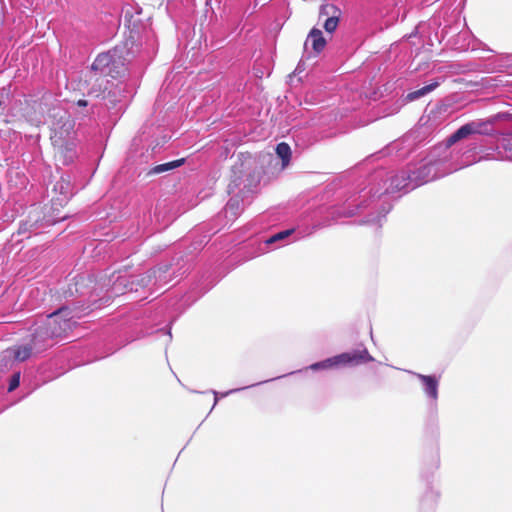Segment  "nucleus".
<instances>
[{"mask_svg":"<svg viewBox=\"0 0 512 512\" xmlns=\"http://www.w3.org/2000/svg\"><path fill=\"white\" fill-rule=\"evenodd\" d=\"M372 182H377V186L373 184L368 190L363 189L357 198L339 211L341 216L352 217L361 209L377 207V211L370 212L362 223L381 227L382 220L393 207L390 196L397 192L408 193L417 188L407 167L391 175L384 170H378L373 174Z\"/></svg>","mask_w":512,"mask_h":512,"instance_id":"f257e3e1","label":"nucleus"},{"mask_svg":"<svg viewBox=\"0 0 512 512\" xmlns=\"http://www.w3.org/2000/svg\"><path fill=\"white\" fill-rule=\"evenodd\" d=\"M83 313L77 303L72 300L39 320L30 328L27 340L41 353L55 344V340L65 337L76 325L75 318Z\"/></svg>","mask_w":512,"mask_h":512,"instance_id":"f03ea898","label":"nucleus"},{"mask_svg":"<svg viewBox=\"0 0 512 512\" xmlns=\"http://www.w3.org/2000/svg\"><path fill=\"white\" fill-rule=\"evenodd\" d=\"M93 283L94 280L91 276L80 275L75 278V282L70 284L68 290L65 291V295L68 294L72 297L74 294H78L80 296L79 300L74 301L80 307L83 315L88 314L94 308L106 305L114 297L132 292L134 290L135 281L130 280L127 275H118L102 297H99L96 293V289H93V291L89 290V285Z\"/></svg>","mask_w":512,"mask_h":512,"instance_id":"7ed1b4c3","label":"nucleus"},{"mask_svg":"<svg viewBox=\"0 0 512 512\" xmlns=\"http://www.w3.org/2000/svg\"><path fill=\"white\" fill-rule=\"evenodd\" d=\"M460 168L454 162L453 152L446 142L433 147L419 162L407 166L416 187L447 176Z\"/></svg>","mask_w":512,"mask_h":512,"instance_id":"20e7f679","label":"nucleus"},{"mask_svg":"<svg viewBox=\"0 0 512 512\" xmlns=\"http://www.w3.org/2000/svg\"><path fill=\"white\" fill-rule=\"evenodd\" d=\"M87 94L95 98H101L110 113L111 118H119L127 106V99L132 94V88L128 83L114 79L96 77L94 81L87 82Z\"/></svg>","mask_w":512,"mask_h":512,"instance_id":"39448f33","label":"nucleus"},{"mask_svg":"<svg viewBox=\"0 0 512 512\" xmlns=\"http://www.w3.org/2000/svg\"><path fill=\"white\" fill-rule=\"evenodd\" d=\"M260 183V173L256 170H232V176L227 186L230 196L226 206L225 214L237 217L244 209L245 202L255 193Z\"/></svg>","mask_w":512,"mask_h":512,"instance_id":"423d86ee","label":"nucleus"},{"mask_svg":"<svg viewBox=\"0 0 512 512\" xmlns=\"http://www.w3.org/2000/svg\"><path fill=\"white\" fill-rule=\"evenodd\" d=\"M131 52L127 43L116 45L114 48L100 53L93 61L86 82L94 81L96 77L121 79L127 73V64Z\"/></svg>","mask_w":512,"mask_h":512,"instance_id":"0eeeda50","label":"nucleus"},{"mask_svg":"<svg viewBox=\"0 0 512 512\" xmlns=\"http://www.w3.org/2000/svg\"><path fill=\"white\" fill-rule=\"evenodd\" d=\"M39 106L41 112L48 115L52 145H63L65 141L75 138L74 120L68 111L53 99L51 93L42 96Z\"/></svg>","mask_w":512,"mask_h":512,"instance_id":"6e6552de","label":"nucleus"},{"mask_svg":"<svg viewBox=\"0 0 512 512\" xmlns=\"http://www.w3.org/2000/svg\"><path fill=\"white\" fill-rule=\"evenodd\" d=\"M373 361L374 357L371 356L368 349L364 345H361L359 348L354 350L343 352L333 357H329L322 361L313 363L307 369L319 371L339 366H359L361 364H366Z\"/></svg>","mask_w":512,"mask_h":512,"instance_id":"1a4fd4ad","label":"nucleus"},{"mask_svg":"<svg viewBox=\"0 0 512 512\" xmlns=\"http://www.w3.org/2000/svg\"><path fill=\"white\" fill-rule=\"evenodd\" d=\"M495 120H499L502 123V126L499 128L498 135L501 136L499 139V143H497L496 147L485 148L487 143H476L473 149H479V153H482L480 159L490 160V159H498V156H495V152L500 148L504 150H512V113L509 112H501L494 116Z\"/></svg>","mask_w":512,"mask_h":512,"instance_id":"9d476101","label":"nucleus"},{"mask_svg":"<svg viewBox=\"0 0 512 512\" xmlns=\"http://www.w3.org/2000/svg\"><path fill=\"white\" fill-rule=\"evenodd\" d=\"M494 116L490 120H475L468 122L462 126H460L455 132H453L446 140V143L450 145V147L457 143L458 141L467 138L473 134L480 135H492L494 133L498 134V130L494 129L492 126Z\"/></svg>","mask_w":512,"mask_h":512,"instance_id":"9b49d317","label":"nucleus"},{"mask_svg":"<svg viewBox=\"0 0 512 512\" xmlns=\"http://www.w3.org/2000/svg\"><path fill=\"white\" fill-rule=\"evenodd\" d=\"M57 220L52 219L51 217H46L42 215V211H40L38 208L32 209L26 220H23L20 222L17 234L19 236H25L30 237L31 234H37L39 229L51 226L55 224Z\"/></svg>","mask_w":512,"mask_h":512,"instance_id":"f8f14e48","label":"nucleus"},{"mask_svg":"<svg viewBox=\"0 0 512 512\" xmlns=\"http://www.w3.org/2000/svg\"><path fill=\"white\" fill-rule=\"evenodd\" d=\"M409 373L421 382L422 390L428 399L430 408L436 410L439 397V377L436 375H424L413 371H409Z\"/></svg>","mask_w":512,"mask_h":512,"instance_id":"ddd939ff","label":"nucleus"},{"mask_svg":"<svg viewBox=\"0 0 512 512\" xmlns=\"http://www.w3.org/2000/svg\"><path fill=\"white\" fill-rule=\"evenodd\" d=\"M32 354H36L35 348L28 340H26V342L21 345H16L4 350L2 352V359H9L12 357L15 358V361L23 362L29 359Z\"/></svg>","mask_w":512,"mask_h":512,"instance_id":"4468645a","label":"nucleus"},{"mask_svg":"<svg viewBox=\"0 0 512 512\" xmlns=\"http://www.w3.org/2000/svg\"><path fill=\"white\" fill-rule=\"evenodd\" d=\"M150 272H154L153 286L158 288L168 284L173 277H176L175 270H172V265L168 263H160L154 268L150 269Z\"/></svg>","mask_w":512,"mask_h":512,"instance_id":"2eb2a0df","label":"nucleus"},{"mask_svg":"<svg viewBox=\"0 0 512 512\" xmlns=\"http://www.w3.org/2000/svg\"><path fill=\"white\" fill-rule=\"evenodd\" d=\"M140 12V9L136 11V9L131 5H127L122 9L121 20L131 32L139 28L141 19L138 17V15Z\"/></svg>","mask_w":512,"mask_h":512,"instance_id":"dca6fc26","label":"nucleus"},{"mask_svg":"<svg viewBox=\"0 0 512 512\" xmlns=\"http://www.w3.org/2000/svg\"><path fill=\"white\" fill-rule=\"evenodd\" d=\"M58 153L63 157V164L68 165L73 162L76 156V139L65 141L63 145H53Z\"/></svg>","mask_w":512,"mask_h":512,"instance_id":"f3484780","label":"nucleus"},{"mask_svg":"<svg viewBox=\"0 0 512 512\" xmlns=\"http://www.w3.org/2000/svg\"><path fill=\"white\" fill-rule=\"evenodd\" d=\"M295 232H296V230L294 228L279 231V232L273 234L272 236H270L268 239H266L265 243H266V245L280 243V246L288 244V243L293 242L299 238L298 236H294Z\"/></svg>","mask_w":512,"mask_h":512,"instance_id":"a211bd4d","label":"nucleus"},{"mask_svg":"<svg viewBox=\"0 0 512 512\" xmlns=\"http://www.w3.org/2000/svg\"><path fill=\"white\" fill-rule=\"evenodd\" d=\"M311 43L312 49L315 54L318 55L326 46V39L323 36V33L320 29L312 28L308 34L307 40L305 42V48L308 43Z\"/></svg>","mask_w":512,"mask_h":512,"instance_id":"6ab92c4d","label":"nucleus"},{"mask_svg":"<svg viewBox=\"0 0 512 512\" xmlns=\"http://www.w3.org/2000/svg\"><path fill=\"white\" fill-rule=\"evenodd\" d=\"M295 372H291V373H288V375H291V374H294ZM287 376V374L283 375V377ZM279 378H282V376H278V377H274L272 379H270V381H274V380H277ZM266 382H269V380H265V381H260L258 383H254V384H251V385H248V386H244V387H240V388H234V389H230L228 391H225V392H218L216 390H209L208 392L212 393L214 395V402H213V405H212V408L210 410V412L214 409V407L217 405L218 401H219V397H227L229 395H232V394H235V393H238L242 390H245V389H249L251 387H254V386H257V385H261V384H264Z\"/></svg>","mask_w":512,"mask_h":512,"instance_id":"aec40b11","label":"nucleus"},{"mask_svg":"<svg viewBox=\"0 0 512 512\" xmlns=\"http://www.w3.org/2000/svg\"><path fill=\"white\" fill-rule=\"evenodd\" d=\"M439 492L432 486H427L425 493L423 494L420 506L421 509L433 510L439 499Z\"/></svg>","mask_w":512,"mask_h":512,"instance_id":"412c9836","label":"nucleus"},{"mask_svg":"<svg viewBox=\"0 0 512 512\" xmlns=\"http://www.w3.org/2000/svg\"><path fill=\"white\" fill-rule=\"evenodd\" d=\"M153 276H154V272H150V269H149L148 271H146L143 274L129 275L128 278H130V280L135 281L133 291H138L139 288H144V287L153 285Z\"/></svg>","mask_w":512,"mask_h":512,"instance_id":"4be33fe9","label":"nucleus"},{"mask_svg":"<svg viewBox=\"0 0 512 512\" xmlns=\"http://www.w3.org/2000/svg\"><path fill=\"white\" fill-rule=\"evenodd\" d=\"M439 82L438 81H434L428 85H425L423 86L422 88L420 89H417L415 91H412V92H409L407 95H406V100L407 101H414V100H417V99H420L421 97L429 94L430 92L434 91L438 86H439Z\"/></svg>","mask_w":512,"mask_h":512,"instance_id":"5701e85b","label":"nucleus"},{"mask_svg":"<svg viewBox=\"0 0 512 512\" xmlns=\"http://www.w3.org/2000/svg\"><path fill=\"white\" fill-rule=\"evenodd\" d=\"M185 162V159L184 158H181V159H177V160H173V161H170V162H166V163H162V164H158L156 166H154L148 174H161V173H164V172H167V171H171L173 169H176L180 166H182Z\"/></svg>","mask_w":512,"mask_h":512,"instance_id":"b1692460","label":"nucleus"},{"mask_svg":"<svg viewBox=\"0 0 512 512\" xmlns=\"http://www.w3.org/2000/svg\"><path fill=\"white\" fill-rule=\"evenodd\" d=\"M276 155L281 159L282 161V167L285 168L288 166L291 160V148L289 144L286 142H280L276 145L275 148Z\"/></svg>","mask_w":512,"mask_h":512,"instance_id":"393cba45","label":"nucleus"},{"mask_svg":"<svg viewBox=\"0 0 512 512\" xmlns=\"http://www.w3.org/2000/svg\"><path fill=\"white\" fill-rule=\"evenodd\" d=\"M54 190L56 192H59V194L61 196H63V198L60 199L61 201L68 200L69 197L72 195L71 187H70V182L69 181H65L63 178L61 179V181H58L54 185Z\"/></svg>","mask_w":512,"mask_h":512,"instance_id":"a878e982","label":"nucleus"},{"mask_svg":"<svg viewBox=\"0 0 512 512\" xmlns=\"http://www.w3.org/2000/svg\"><path fill=\"white\" fill-rule=\"evenodd\" d=\"M340 16L341 15V11L340 9L334 5V4H322L320 6V9H319V18H323V17H332V16Z\"/></svg>","mask_w":512,"mask_h":512,"instance_id":"bb28decb","label":"nucleus"},{"mask_svg":"<svg viewBox=\"0 0 512 512\" xmlns=\"http://www.w3.org/2000/svg\"><path fill=\"white\" fill-rule=\"evenodd\" d=\"M340 16H332L325 19L323 27L327 33H333L339 24Z\"/></svg>","mask_w":512,"mask_h":512,"instance_id":"cd10ccee","label":"nucleus"},{"mask_svg":"<svg viewBox=\"0 0 512 512\" xmlns=\"http://www.w3.org/2000/svg\"><path fill=\"white\" fill-rule=\"evenodd\" d=\"M21 373L20 371L14 372L9 380L8 392H13L20 385Z\"/></svg>","mask_w":512,"mask_h":512,"instance_id":"c85d7f7f","label":"nucleus"},{"mask_svg":"<svg viewBox=\"0 0 512 512\" xmlns=\"http://www.w3.org/2000/svg\"><path fill=\"white\" fill-rule=\"evenodd\" d=\"M15 361V358H5V359H2V353L0 354V369L1 370H4V369H10L13 364H14Z\"/></svg>","mask_w":512,"mask_h":512,"instance_id":"c756f323","label":"nucleus"},{"mask_svg":"<svg viewBox=\"0 0 512 512\" xmlns=\"http://www.w3.org/2000/svg\"><path fill=\"white\" fill-rule=\"evenodd\" d=\"M439 463H440V458H439V454L438 452H435L433 455H432V464H431V468L433 470L437 469L438 466H439Z\"/></svg>","mask_w":512,"mask_h":512,"instance_id":"7c9ffc66","label":"nucleus"},{"mask_svg":"<svg viewBox=\"0 0 512 512\" xmlns=\"http://www.w3.org/2000/svg\"><path fill=\"white\" fill-rule=\"evenodd\" d=\"M160 333H162L163 335H165L167 337V341L170 342L171 339H172V334H171V330H167L165 331L164 329H160L159 330Z\"/></svg>","mask_w":512,"mask_h":512,"instance_id":"2f4dec72","label":"nucleus"},{"mask_svg":"<svg viewBox=\"0 0 512 512\" xmlns=\"http://www.w3.org/2000/svg\"><path fill=\"white\" fill-rule=\"evenodd\" d=\"M3 10H4V4H3V1L0 0V25H2L3 21H4Z\"/></svg>","mask_w":512,"mask_h":512,"instance_id":"473e14b6","label":"nucleus"},{"mask_svg":"<svg viewBox=\"0 0 512 512\" xmlns=\"http://www.w3.org/2000/svg\"><path fill=\"white\" fill-rule=\"evenodd\" d=\"M77 106L79 107H87L88 106V101L85 100V99H79L77 102H76Z\"/></svg>","mask_w":512,"mask_h":512,"instance_id":"72a5a7b5","label":"nucleus"},{"mask_svg":"<svg viewBox=\"0 0 512 512\" xmlns=\"http://www.w3.org/2000/svg\"><path fill=\"white\" fill-rule=\"evenodd\" d=\"M301 70H302V67H300V64H298V66L296 67L294 73L295 74H299V73H301Z\"/></svg>","mask_w":512,"mask_h":512,"instance_id":"f704fd0d","label":"nucleus"},{"mask_svg":"<svg viewBox=\"0 0 512 512\" xmlns=\"http://www.w3.org/2000/svg\"><path fill=\"white\" fill-rule=\"evenodd\" d=\"M301 70H302V67H300V64H298V66L296 67L294 73L295 74H299V73H301Z\"/></svg>","mask_w":512,"mask_h":512,"instance_id":"c9c22d12","label":"nucleus"},{"mask_svg":"<svg viewBox=\"0 0 512 512\" xmlns=\"http://www.w3.org/2000/svg\"><path fill=\"white\" fill-rule=\"evenodd\" d=\"M192 393H201L200 391H197V390H191Z\"/></svg>","mask_w":512,"mask_h":512,"instance_id":"e433bc0d","label":"nucleus"},{"mask_svg":"<svg viewBox=\"0 0 512 512\" xmlns=\"http://www.w3.org/2000/svg\"><path fill=\"white\" fill-rule=\"evenodd\" d=\"M506 58H507V59H508V58H512V55H507V56H506Z\"/></svg>","mask_w":512,"mask_h":512,"instance_id":"4c0bfd02","label":"nucleus"},{"mask_svg":"<svg viewBox=\"0 0 512 512\" xmlns=\"http://www.w3.org/2000/svg\"><path fill=\"white\" fill-rule=\"evenodd\" d=\"M3 104L2 100L0 99V106Z\"/></svg>","mask_w":512,"mask_h":512,"instance_id":"58836bf2","label":"nucleus"}]
</instances>
